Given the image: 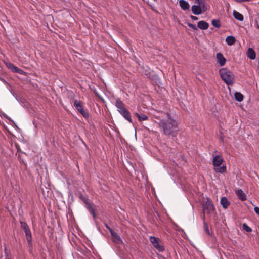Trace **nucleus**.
Wrapping results in <instances>:
<instances>
[{"label": "nucleus", "instance_id": "1", "mask_svg": "<svg viewBox=\"0 0 259 259\" xmlns=\"http://www.w3.org/2000/svg\"><path fill=\"white\" fill-rule=\"evenodd\" d=\"M160 132L166 136H175L178 131V124L176 120L169 114L167 115L166 119H160L156 122Z\"/></svg>", "mask_w": 259, "mask_h": 259}, {"label": "nucleus", "instance_id": "2", "mask_svg": "<svg viewBox=\"0 0 259 259\" xmlns=\"http://www.w3.org/2000/svg\"><path fill=\"white\" fill-rule=\"evenodd\" d=\"M212 164L214 166V169L215 171V172L221 174L226 172V165L223 164L222 166H221V165L224 162V160L223 158L222 155L220 154H218L217 155L212 154Z\"/></svg>", "mask_w": 259, "mask_h": 259}, {"label": "nucleus", "instance_id": "3", "mask_svg": "<svg viewBox=\"0 0 259 259\" xmlns=\"http://www.w3.org/2000/svg\"><path fill=\"white\" fill-rule=\"evenodd\" d=\"M207 10L205 0H195V5L192 6L191 10L194 15H199Z\"/></svg>", "mask_w": 259, "mask_h": 259}, {"label": "nucleus", "instance_id": "4", "mask_svg": "<svg viewBox=\"0 0 259 259\" xmlns=\"http://www.w3.org/2000/svg\"><path fill=\"white\" fill-rule=\"evenodd\" d=\"M221 78L228 85H232L234 82V75L233 73L227 69H222L220 70Z\"/></svg>", "mask_w": 259, "mask_h": 259}, {"label": "nucleus", "instance_id": "5", "mask_svg": "<svg viewBox=\"0 0 259 259\" xmlns=\"http://www.w3.org/2000/svg\"><path fill=\"white\" fill-rule=\"evenodd\" d=\"M201 205L204 213L206 212L207 214H210L215 210L212 201L208 198H207L206 200L202 201Z\"/></svg>", "mask_w": 259, "mask_h": 259}, {"label": "nucleus", "instance_id": "6", "mask_svg": "<svg viewBox=\"0 0 259 259\" xmlns=\"http://www.w3.org/2000/svg\"><path fill=\"white\" fill-rule=\"evenodd\" d=\"M73 104L76 109L82 115L84 118L86 119L89 118V111L88 110L83 109L82 103L80 101L75 100L74 101Z\"/></svg>", "mask_w": 259, "mask_h": 259}, {"label": "nucleus", "instance_id": "7", "mask_svg": "<svg viewBox=\"0 0 259 259\" xmlns=\"http://www.w3.org/2000/svg\"><path fill=\"white\" fill-rule=\"evenodd\" d=\"M149 240L153 246L159 252H162L164 250L165 248L163 245L161 243V240L159 238L154 236H150Z\"/></svg>", "mask_w": 259, "mask_h": 259}, {"label": "nucleus", "instance_id": "8", "mask_svg": "<svg viewBox=\"0 0 259 259\" xmlns=\"http://www.w3.org/2000/svg\"><path fill=\"white\" fill-rule=\"evenodd\" d=\"M218 62L221 66H223L225 64L226 60L221 53H218L216 55Z\"/></svg>", "mask_w": 259, "mask_h": 259}, {"label": "nucleus", "instance_id": "9", "mask_svg": "<svg viewBox=\"0 0 259 259\" xmlns=\"http://www.w3.org/2000/svg\"><path fill=\"white\" fill-rule=\"evenodd\" d=\"M111 235L112 236V240L113 242L117 244H120L122 242V239H121L120 236L117 234V233L114 231L113 232H111Z\"/></svg>", "mask_w": 259, "mask_h": 259}, {"label": "nucleus", "instance_id": "10", "mask_svg": "<svg viewBox=\"0 0 259 259\" xmlns=\"http://www.w3.org/2000/svg\"><path fill=\"white\" fill-rule=\"evenodd\" d=\"M115 106L117 108V110L119 112L124 110L126 109L124 104L119 99L116 100Z\"/></svg>", "mask_w": 259, "mask_h": 259}, {"label": "nucleus", "instance_id": "11", "mask_svg": "<svg viewBox=\"0 0 259 259\" xmlns=\"http://www.w3.org/2000/svg\"><path fill=\"white\" fill-rule=\"evenodd\" d=\"M124 118L126 119L130 123L132 122V120L131 117L130 112L126 108L124 110L119 112Z\"/></svg>", "mask_w": 259, "mask_h": 259}, {"label": "nucleus", "instance_id": "12", "mask_svg": "<svg viewBox=\"0 0 259 259\" xmlns=\"http://www.w3.org/2000/svg\"><path fill=\"white\" fill-rule=\"evenodd\" d=\"M179 5L181 8L184 11L188 10L190 8L189 3L185 0H180Z\"/></svg>", "mask_w": 259, "mask_h": 259}, {"label": "nucleus", "instance_id": "13", "mask_svg": "<svg viewBox=\"0 0 259 259\" xmlns=\"http://www.w3.org/2000/svg\"><path fill=\"white\" fill-rule=\"evenodd\" d=\"M198 27L202 30H206L209 27V24L204 21H200L197 24Z\"/></svg>", "mask_w": 259, "mask_h": 259}, {"label": "nucleus", "instance_id": "14", "mask_svg": "<svg viewBox=\"0 0 259 259\" xmlns=\"http://www.w3.org/2000/svg\"><path fill=\"white\" fill-rule=\"evenodd\" d=\"M235 193L237 197L242 201L246 200V195L241 189L236 190Z\"/></svg>", "mask_w": 259, "mask_h": 259}, {"label": "nucleus", "instance_id": "15", "mask_svg": "<svg viewBox=\"0 0 259 259\" xmlns=\"http://www.w3.org/2000/svg\"><path fill=\"white\" fill-rule=\"evenodd\" d=\"M247 57L251 60H253L256 57V54L252 48H249L247 52Z\"/></svg>", "mask_w": 259, "mask_h": 259}, {"label": "nucleus", "instance_id": "16", "mask_svg": "<svg viewBox=\"0 0 259 259\" xmlns=\"http://www.w3.org/2000/svg\"><path fill=\"white\" fill-rule=\"evenodd\" d=\"M26 237L28 244L30 245L32 243V235L30 229H27L25 231Z\"/></svg>", "mask_w": 259, "mask_h": 259}, {"label": "nucleus", "instance_id": "17", "mask_svg": "<svg viewBox=\"0 0 259 259\" xmlns=\"http://www.w3.org/2000/svg\"><path fill=\"white\" fill-rule=\"evenodd\" d=\"M221 204L224 208L226 209L229 206L230 202L228 201L227 198L223 197L221 199Z\"/></svg>", "mask_w": 259, "mask_h": 259}, {"label": "nucleus", "instance_id": "18", "mask_svg": "<svg viewBox=\"0 0 259 259\" xmlns=\"http://www.w3.org/2000/svg\"><path fill=\"white\" fill-rule=\"evenodd\" d=\"M135 116L137 117L139 121H145L148 119V116L144 114L135 113Z\"/></svg>", "mask_w": 259, "mask_h": 259}, {"label": "nucleus", "instance_id": "19", "mask_svg": "<svg viewBox=\"0 0 259 259\" xmlns=\"http://www.w3.org/2000/svg\"><path fill=\"white\" fill-rule=\"evenodd\" d=\"M235 41L236 39L233 36H229L227 37V38H226V42L229 46L233 45L235 43Z\"/></svg>", "mask_w": 259, "mask_h": 259}, {"label": "nucleus", "instance_id": "20", "mask_svg": "<svg viewBox=\"0 0 259 259\" xmlns=\"http://www.w3.org/2000/svg\"><path fill=\"white\" fill-rule=\"evenodd\" d=\"M233 16L235 19L239 21L243 20V15L236 11H234L233 12Z\"/></svg>", "mask_w": 259, "mask_h": 259}, {"label": "nucleus", "instance_id": "21", "mask_svg": "<svg viewBox=\"0 0 259 259\" xmlns=\"http://www.w3.org/2000/svg\"><path fill=\"white\" fill-rule=\"evenodd\" d=\"M235 99L237 101H239V102H241L242 101H243V95L239 93V92H236L235 93Z\"/></svg>", "mask_w": 259, "mask_h": 259}, {"label": "nucleus", "instance_id": "22", "mask_svg": "<svg viewBox=\"0 0 259 259\" xmlns=\"http://www.w3.org/2000/svg\"><path fill=\"white\" fill-rule=\"evenodd\" d=\"M211 24L216 28H220L221 27V23L219 20L213 19L211 21Z\"/></svg>", "mask_w": 259, "mask_h": 259}, {"label": "nucleus", "instance_id": "23", "mask_svg": "<svg viewBox=\"0 0 259 259\" xmlns=\"http://www.w3.org/2000/svg\"><path fill=\"white\" fill-rule=\"evenodd\" d=\"M88 209L90 212L92 214L93 217L95 218L96 214L93 206L91 204H89L88 205Z\"/></svg>", "mask_w": 259, "mask_h": 259}, {"label": "nucleus", "instance_id": "24", "mask_svg": "<svg viewBox=\"0 0 259 259\" xmlns=\"http://www.w3.org/2000/svg\"><path fill=\"white\" fill-rule=\"evenodd\" d=\"M21 227L24 230V232L29 229V228L26 222H20Z\"/></svg>", "mask_w": 259, "mask_h": 259}, {"label": "nucleus", "instance_id": "25", "mask_svg": "<svg viewBox=\"0 0 259 259\" xmlns=\"http://www.w3.org/2000/svg\"><path fill=\"white\" fill-rule=\"evenodd\" d=\"M12 71L14 72L19 73H20L21 74H22L24 72V71L18 68L17 67H16L15 65H14V66L13 68Z\"/></svg>", "mask_w": 259, "mask_h": 259}, {"label": "nucleus", "instance_id": "26", "mask_svg": "<svg viewBox=\"0 0 259 259\" xmlns=\"http://www.w3.org/2000/svg\"><path fill=\"white\" fill-rule=\"evenodd\" d=\"M242 228L247 232H250L252 231V229L249 227L246 224L244 223L242 225Z\"/></svg>", "mask_w": 259, "mask_h": 259}, {"label": "nucleus", "instance_id": "27", "mask_svg": "<svg viewBox=\"0 0 259 259\" xmlns=\"http://www.w3.org/2000/svg\"><path fill=\"white\" fill-rule=\"evenodd\" d=\"M204 230H205V232H206V233L209 236H211L212 234L209 231L208 226L205 222H204Z\"/></svg>", "mask_w": 259, "mask_h": 259}, {"label": "nucleus", "instance_id": "28", "mask_svg": "<svg viewBox=\"0 0 259 259\" xmlns=\"http://www.w3.org/2000/svg\"><path fill=\"white\" fill-rule=\"evenodd\" d=\"M6 65L9 69L12 71L13 68L14 66V65L10 62H7L6 63Z\"/></svg>", "mask_w": 259, "mask_h": 259}, {"label": "nucleus", "instance_id": "29", "mask_svg": "<svg viewBox=\"0 0 259 259\" xmlns=\"http://www.w3.org/2000/svg\"><path fill=\"white\" fill-rule=\"evenodd\" d=\"M188 26L194 30H197V28L195 25L191 23L188 24Z\"/></svg>", "mask_w": 259, "mask_h": 259}, {"label": "nucleus", "instance_id": "30", "mask_svg": "<svg viewBox=\"0 0 259 259\" xmlns=\"http://www.w3.org/2000/svg\"><path fill=\"white\" fill-rule=\"evenodd\" d=\"M105 226H106V228L109 231V232H110L111 234V232H114V231L108 225L106 224L105 225Z\"/></svg>", "mask_w": 259, "mask_h": 259}, {"label": "nucleus", "instance_id": "31", "mask_svg": "<svg viewBox=\"0 0 259 259\" xmlns=\"http://www.w3.org/2000/svg\"><path fill=\"white\" fill-rule=\"evenodd\" d=\"M254 209L255 212L259 215V207H255Z\"/></svg>", "mask_w": 259, "mask_h": 259}, {"label": "nucleus", "instance_id": "32", "mask_svg": "<svg viewBox=\"0 0 259 259\" xmlns=\"http://www.w3.org/2000/svg\"><path fill=\"white\" fill-rule=\"evenodd\" d=\"M191 18L192 19H193L194 20H196L198 19V18L196 16H192V15L191 16Z\"/></svg>", "mask_w": 259, "mask_h": 259}, {"label": "nucleus", "instance_id": "33", "mask_svg": "<svg viewBox=\"0 0 259 259\" xmlns=\"http://www.w3.org/2000/svg\"><path fill=\"white\" fill-rule=\"evenodd\" d=\"M256 27L259 29V24L256 22Z\"/></svg>", "mask_w": 259, "mask_h": 259}]
</instances>
